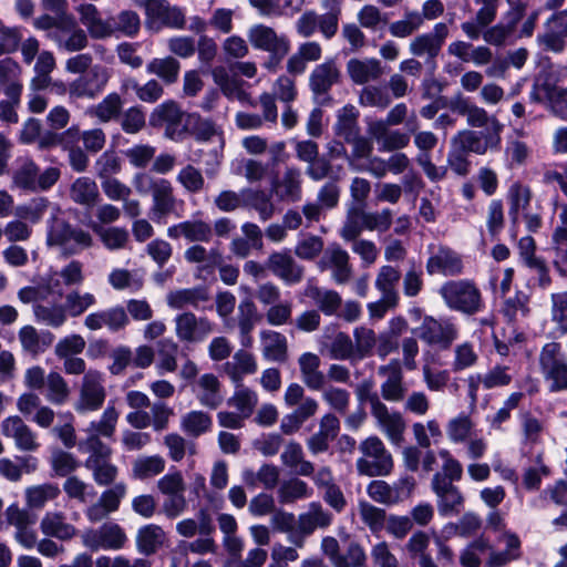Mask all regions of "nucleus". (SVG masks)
Masks as SVG:
<instances>
[{
	"label": "nucleus",
	"mask_w": 567,
	"mask_h": 567,
	"mask_svg": "<svg viewBox=\"0 0 567 567\" xmlns=\"http://www.w3.org/2000/svg\"><path fill=\"white\" fill-rule=\"evenodd\" d=\"M359 514L362 522L370 528L372 533H378L385 527V509L377 507L365 501H361L359 503Z\"/></svg>",
	"instance_id": "6e6d98bb"
},
{
	"label": "nucleus",
	"mask_w": 567,
	"mask_h": 567,
	"mask_svg": "<svg viewBox=\"0 0 567 567\" xmlns=\"http://www.w3.org/2000/svg\"><path fill=\"white\" fill-rule=\"evenodd\" d=\"M423 24V16L417 11H406L404 19L392 22L389 31L393 37L406 38L413 34Z\"/></svg>",
	"instance_id": "4d7b16f0"
},
{
	"label": "nucleus",
	"mask_w": 567,
	"mask_h": 567,
	"mask_svg": "<svg viewBox=\"0 0 567 567\" xmlns=\"http://www.w3.org/2000/svg\"><path fill=\"white\" fill-rule=\"evenodd\" d=\"M33 312L38 320L54 328L61 327L66 320V311L64 310L63 305L52 307L35 305L33 307Z\"/></svg>",
	"instance_id": "774afa93"
},
{
	"label": "nucleus",
	"mask_w": 567,
	"mask_h": 567,
	"mask_svg": "<svg viewBox=\"0 0 567 567\" xmlns=\"http://www.w3.org/2000/svg\"><path fill=\"white\" fill-rule=\"evenodd\" d=\"M224 372L235 383L236 388L241 386L243 378L257 371V363L254 355L245 350H238L231 361L223 365Z\"/></svg>",
	"instance_id": "c85d7f7f"
},
{
	"label": "nucleus",
	"mask_w": 567,
	"mask_h": 567,
	"mask_svg": "<svg viewBox=\"0 0 567 567\" xmlns=\"http://www.w3.org/2000/svg\"><path fill=\"white\" fill-rule=\"evenodd\" d=\"M439 292L452 310L472 316L483 308L481 291L472 280L446 281L441 286Z\"/></svg>",
	"instance_id": "f03ea898"
},
{
	"label": "nucleus",
	"mask_w": 567,
	"mask_h": 567,
	"mask_svg": "<svg viewBox=\"0 0 567 567\" xmlns=\"http://www.w3.org/2000/svg\"><path fill=\"white\" fill-rule=\"evenodd\" d=\"M22 84H12L4 87L7 100L0 101V121L7 124H17L19 115L17 107L20 105L22 95Z\"/></svg>",
	"instance_id": "a18cd8bd"
},
{
	"label": "nucleus",
	"mask_w": 567,
	"mask_h": 567,
	"mask_svg": "<svg viewBox=\"0 0 567 567\" xmlns=\"http://www.w3.org/2000/svg\"><path fill=\"white\" fill-rule=\"evenodd\" d=\"M198 386L200 392L197 394V399L202 405L216 409L221 404L220 382L215 374H203L198 380Z\"/></svg>",
	"instance_id": "58836bf2"
},
{
	"label": "nucleus",
	"mask_w": 567,
	"mask_h": 567,
	"mask_svg": "<svg viewBox=\"0 0 567 567\" xmlns=\"http://www.w3.org/2000/svg\"><path fill=\"white\" fill-rule=\"evenodd\" d=\"M347 71L351 80L357 84H364L377 80L382 74L381 63L377 59H351L347 63Z\"/></svg>",
	"instance_id": "f704fd0d"
},
{
	"label": "nucleus",
	"mask_w": 567,
	"mask_h": 567,
	"mask_svg": "<svg viewBox=\"0 0 567 567\" xmlns=\"http://www.w3.org/2000/svg\"><path fill=\"white\" fill-rule=\"evenodd\" d=\"M176 179L187 192L192 194L202 192L205 186V179L202 172L190 164L181 169Z\"/></svg>",
	"instance_id": "0e129e2a"
},
{
	"label": "nucleus",
	"mask_w": 567,
	"mask_h": 567,
	"mask_svg": "<svg viewBox=\"0 0 567 567\" xmlns=\"http://www.w3.org/2000/svg\"><path fill=\"white\" fill-rule=\"evenodd\" d=\"M125 494L126 485L122 482L105 489L97 502L86 508L85 515L87 519L91 523H97L106 518L111 513L116 512Z\"/></svg>",
	"instance_id": "ddd939ff"
},
{
	"label": "nucleus",
	"mask_w": 567,
	"mask_h": 567,
	"mask_svg": "<svg viewBox=\"0 0 567 567\" xmlns=\"http://www.w3.org/2000/svg\"><path fill=\"white\" fill-rule=\"evenodd\" d=\"M212 417L203 411H190L183 415L181 429L189 436L198 437L212 427Z\"/></svg>",
	"instance_id": "8fccbe9b"
},
{
	"label": "nucleus",
	"mask_w": 567,
	"mask_h": 567,
	"mask_svg": "<svg viewBox=\"0 0 567 567\" xmlns=\"http://www.w3.org/2000/svg\"><path fill=\"white\" fill-rule=\"evenodd\" d=\"M175 323L176 336L182 341L198 342L213 331V323L207 318H197L193 312L178 315Z\"/></svg>",
	"instance_id": "6ab92c4d"
},
{
	"label": "nucleus",
	"mask_w": 567,
	"mask_h": 567,
	"mask_svg": "<svg viewBox=\"0 0 567 567\" xmlns=\"http://www.w3.org/2000/svg\"><path fill=\"white\" fill-rule=\"evenodd\" d=\"M540 371L550 381L549 391L567 390V359L557 342L546 343L539 354Z\"/></svg>",
	"instance_id": "423d86ee"
},
{
	"label": "nucleus",
	"mask_w": 567,
	"mask_h": 567,
	"mask_svg": "<svg viewBox=\"0 0 567 567\" xmlns=\"http://www.w3.org/2000/svg\"><path fill=\"white\" fill-rule=\"evenodd\" d=\"M121 169V157L113 150H107L102 153L94 163V172L100 181L114 177Z\"/></svg>",
	"instance_id": "864d4df0"
},
{
	"label": "nucleus",
	"mask_w": 567,
	"mask_h": 567,
	"mask_svg": "<svg viewBox=\"0 0 567 567\" xmlns=\"http://www.w3.org/2000/svg\"><path fill=\"white\" fill-rule=\"evenodd\" d=\"M184 257L188 262L202 264L199 266V270L207 274H212L223 261L221 254L218 249H210L207 251L206 248L200 245H194L187 248Z\"/></svg>",
	"instance_id": "ea45409f"
},
{
	"label": "nucleus",
	"mask_w": 567,
	"mask_h": 567,
	"mask_svg": "<svg viewBox=\"0 0 567 567\" xmlns=\"http://www.w3.org/2000/svg\"><path fill=\"white\" fill-rule=\"evenodd\" d=\"M166 535L163 528L155 524L141 527L136 535L137 550L145 555H154L165 543Z\"/></svg>",
	"instance_id": "72a5a7b5"
},
{
	"label": "nucleus",
	"mask_w": 567,
	"mask_h": 567,
	"mask_svg": "<svg viewBox=\"0 0 567 567\" xmlns=\"http://www.w3.org/2000/svg\"><path fill=\"white\" fill-rule=\"evenodd\" d=\"M69 196L72 202L85 208H93L101 199L97 184L86 176L78 177L71 184Z\"/></svg>",
	"instance_id": "cd10ccee"
},
{
	"label": "nucleus",
	"mask_w": 567,
	"mask_h": 567,
	"mask_svg": "<svg viewBox=\"0 0 567 567\" xmlns=\"http://www.w3.org/2000/svg\"><path fill=\"white\" fill-rule=\"evenodd\" d=\"M364 210L360 207L349 210L346 223L341 229V236L344 240L357 239L362 230L367 229L364 221Z\"/></svg>",
	"instance_id": "680f3d73"
},
{
	"label": "nucleus",
	"mask_w": 567,
	"mask_h": 567,
	"mask_svg": "<svg viewBox=\"0 0 567 567\" xmlns=\"http://www.w3.org/2000/svg\"><path fill=\"white\" fill-rule=\"evenodd\" d=\"M359 450L363 454V457H360L355 464L360 475L386 476L392 472V455L378 436H370L362 441Z\"/></svg>",
	"instance_id": "7ed1b4c3"
},
{
	"label": "nucleus",
	"mask_w": 567,
	"mask_h": 567,
	"mask_svg": "<svg viewBox=\"0 0 567 567\" xmlns=\"http://www.w3.org/2000/svg\"><path fill=\"white\" fill-rule=\"evenodd\" d=\"M209 299V290L205 286L179 289L167 295V303L171 308L174 309H183L187 306H192L193 308L198 309L200 302H206Z\"/></svg>",
	"instance_id": "2f4dec72"
},
{
	"label": "nucleus",
	"mask_w": 567,
	"mask_h": 567,
	"mask_svg": "<svg viewBox=\"0 0 567 567\" xmlns=\"http://www.w3.org/2000/svg\"><path fill=\"white\" fill-rule=\"evenodd\" d=\"M533 198V193L529 186L520 182H514L507 192V200L511 207H514L524 215L528 212Z\"/></svg>",
	"instance_id": "bf43d9fd"
},
{
	"label": "nucleus",
	"mask_w": 567,
	"mask_h": 567,
	"mask_svg": "<svg viewBox=\"0 0 567 567\" xmlns=\"http://www.w3.org/2000/svg\"><path fill=\"white\" fill-rule=\"evenodd\" d=\"M248 40L255 49L266 52L290 45L285 35H278L276 31L265 24H256L248 31Z\"/></svg>",
	"instance_id": "bb28decb"
},
{
	"label": "nucleus",
	"mask_w": 567,
	"mask_h": 567,
	"mask_svg": "<svg viewBox=\"0 0 567 567\" xmlns=\"http://www.w3.org/2000/svg\"><path fill=\"white\" fill-rule=\"evenodd\" d=\"M265 267L288 286L301 282L305 276V267L299 265L287 250L270 254L265 261Z\"/></svg>",
	"instance_id": "9d476101"
},
{
	"label": "nucleus",
	"mask_w": 567,
	"mask_h": 567,
	"mask_svg": "<svg viewBox=\"0 0 567 567\" xmlns=\"http://www.w3.org/2000/svg\"><path fill=\"white\" fill-rule=\"evenodd\" d=\"M128 322V316L122 306H115L92 312L84 319V326L92 331L100 330L105 327L111 332H118L125 329Z\"/></svg>",
	"instance_id": "412c9836"
},
{
	"label": "nucleus",
	"mask_w": 567,
	"mask_h": 567,
	"mask_svg": "<svg viewBox=\"0 0 567 567\" xmlns=\"http://www.w3.org/2000/svg\"><path fill=\"white\" fill-rule=\"evenodd\" d=\"M447 35V25L440 22L434 25L431 32L415 37L410 43V52L413 55L419 58L425 56L424 68L430 76H433L437 69L436 58Z\"/></svg>",
	"instance_id": "39448f33"
},
{
	"label": "nucleus",
	"mask_w": 567,
	"mask_h": 567,
	"mask_svg": "<svg viewBox=\"0 0 567 567\" xmlns=\"http://www.w3.org/2000/svg\"><path fill=\"white\" fill-rule=\"evenodd\" d=\"M358 116L359 112L353 105L342 107L334 124L336 135L342 137L344 142L354 140L355 135L360 133Z\"/></svg>",
	"instance_id": "79ce46f5"
},
{
	"label": "nucleus",
	"mask_w": 567,
	"mask_h": 567,
	"mask_svg": "<svg viewBox=\"0 0 567 567\" xmlns=\"http://www.w3.org/2000/svg\"><path fill=\"white\" fill-rule=\"evenodd\" d=\"M371 414L375 419L378 426L385 433L388 439L393 444L401 445L403 442V433L406 426L402 414L398 411L390 412L384 403L371 412Z\"/></svg>",
	"instance_id": "5701e85b"
},
{
	"label": "nucleus",
	"mask_w": 567,
	"mask_h": 567,
	"mask_svg": "<svg viewBox=\"0 0 567 567\" xmlns=\"http://www.w3.org/2000/svg\"><path fill=\"white\" fill-rule=\"evenodd\" d=\"M259 320L257 308L250 298L240 301L238 306V327L240 334L251 332Z\"/></svg>",
	"instance_id": "69168bd1"
},
{
	"label": "nucleus",
	"mask_w": 567,
	"mask_h": 567,
	"mask_svg": "<svg viewBox=\"0 0 567 567\" xmlns=\"http://www.w3.org/2000/svg\"><path fill=\"white\" fill-rule=\"evenodd\" d=\"M80 450L90 453L85 460V466L90 461H93L91 464H97L110 461L112 456V449L103 443L97 434H90L84 442L80 443Z\"/></svg>",
	"instance_id": "603ef678"
},
{
	"label": "nucleus",
	"mask_w": 567,
	"mask_h": 567,
	"mask_svg": "<svg viewBox=\"0 0 567 567\" xmlns=\"http://www.w3.org/2000/svg\"><path fill=\"white\" fill-rule=\"evenodd\" d=\"M349 254L339 245H330L318 262L321 271L332 269V279L338 285L348 282L352 275Z\"/></svg>",
	"instance_id": "f8f14e48"
},
{
	"label": "nucleus",
	"mask_w": 567,
	"mask_h": 567,
	"mask_svg": "<svg viewBox=\"0 0 567 567\" xmlns=\"http://www.w3.org/2000/svg\"><path fill=\"white\" fill-rule=\"evenodd\" d=\"M47 244L58 246L66 257L78 255L93 245L91 234L66 220L59 207H54L48 219Z\"/></svg>",
	"instance_id": "f257e3e1"
},
{
	"label": "nucleus",
	"mask_w": 567,
	"mask_h": 567,
	"mask_svg": "<svg viewBox=\"0 0 567 567\" xmlns=\"http://www.w3.org/2000/svg\"><path fill=\"white\" fill-rule=\"evenodd\" d=\"M190 133L199 141H208L216 134L215 124L198 113H187L184 117L183 134Z\"/></svg>",
	"instance_id": "49530a36"
},
{
	"label": "nucleus",
	"mask_w": 567,
	"mask_h": 567,
	"mask_svg": "<svg viewBox=\"0 0 567 567\" xmlns=\"http://www.w3.org/2000/svg\"><path fill=\"white\" fill-rule=\"evenodd\" d=\"M55 40L60 49L68 52H75L84 49L87 45V35L82 29H74L69 32L66 29L60 30L55 34Z\"/></svg>",
	"instance_id": "13d9d810"
},
{
	"label": "nucleus",
	"mask_w": 567,
	"mask_h": 567,
	"mask_svg": "<svg viewBox=\"0 0 567 567\" xmlns=\"http://www.w3.org/2000/svg\"><path fill=\"white\" fill-rule=\"evenodd\" d=\"M96 303V298L93 293H81L79 290H73L65 296L64 310L70 317H80L89 308Z\"/></svg>",
	"instance_id": "5fc2aeb1"
},
{
	"label": "nucleus",
	"mask_w": 567,
	"mask_h": 567,
	"mask_svg": "<svg viewBox=\"0 0 567 567\" xmlns=\"http://www.w3.org/2000/svg\"><path fill=\"white\" fill-rule=\"evenodd\" d=\"M121 128L127 134H136L146 125V115L142 106L135 105L120 115Z\"/></svg>",
	"instance_id": "052dcab7"
},
{
	"label": "nucleus",
	"mask_w": 567,
	"mask_h": 567,
	"mask_svg": "<svg viewBox=\"0 0 567 567\" xmlns=\"http://www.w3.org/2000/svg\"><path fill=\"white\" fill-rule=\"evenodd\" d=\"M1 432L7 437L14 439L16 446L21 451L32 452L39 447L35 434L20 416H9L1 423Z\"/></svg>",
	"instance_id": "b1692460"
},
{
	"label": "nucleus",
	"mask_w": 567,
	"mask_h": 567,
	"mask_svg": "<svg viewBox=\"0 0 567 567\" xmlns=\"http://www.w3.org/2000/svg\"><path fill=\"white\" fill-rule=\"evenodd\" d=\"M185 114L176 101L167 100L153 109L148 124L153 128H165V136L176 140L183 135Z\"/></svg>",
	"instance_id": "0eeeda50"
},
{
	"label": "nucleus",
	"mask_w": 567,
	"mask_h": 567,
	"mask_svg": "<svg viewBox=\"0 0 567 567\" xmlns=\"http://www.w3.org/2000/svg\"><path fill=\"white\" fill-rule=\"evenodd\" d=\"M503 125L496 117L491 120V125L484 131L464 130L453 138V144L465 154H485L488 150H498L501 146V131Z\"/></svg>",
	"instance_id": "20e7f679"
},
{
	"label": "nucleus",
	"mask_w": 567,
	"mask_h": 567,
	"mask_svg": "<svg viewBox=\"0 0 567 567\" xmlns=\"http://www.w3.org/2000/svg\"><path fill=\"white\" fill-rule=\"evenodd\" d=\"M318 402L312 398H306L301 404L281 420L280 430L286 435L296 433L301 425L318 410Z\"/></svg>",
	"instance_id": "473e14b6"
},
{
	"label": "nucleus",
	"mask_w": 567,
	"mask_h": 567,
	"mask_svg": "<svg viewBox=\"0 0 567 567\" xmlns=\"http://www.w3.org/2000/svg\"><path fill=\"white\" fill-rule=\"evenodd\" d=\"M84 545L93 551L99 549H122L127 543L125 530L114 522H107L83 537Z\"/></svg>",
	"instance_id": "1a4fd4ad"
},
{
	"label": "nucleus",
	"mask_w": 567,
	"mask_h": 567,
	"mask_svg": "<svg viewBox=\"0 0 567 567\" xmlns=\"http://www.w3.org/2000/svg\"><path fill=\"white\" fill-rule=\"evenodd\" d=\"M19 340L24 351L38 355L53 343L54 334L49 330L39 332L32 326H24L19 331Z\"/></svg>",
	"instance_id": "7c9ffc66"
},
{
	"label": "nucleus",
	"mask_w": 567,
	"mask_h": 567,
	"mask_svg": "<svg viewBox=\"0 0 567 567\" xmlns=\"http://www.w3.org/2000/svg\"><path fill=\"white\" fill-rule=\"evenodd\" d=\"M165 468V460L161 455L140 456L133 462L132 475L137 480H147L161 474Z\"/></svg>",
	"instance_id": "de8ad7c7"
},
{
	"label": "nucleus",
	"mask_w": 567,
	"mask_h": 567,
	"mask_svg": "<svg viewBox=\"0 0 567 567\" xmlns=\"http://www.w3.org/2000/svg\"><path fill=\"white\" fill-rule=\"evenodd\" d=\"M145 11L152 22L163 27L184 29L186 19L179 7L171 6L166 0H146Z\"/></svg>",
	"instance_id": "f3484780"
},
{
	"label": "nucleus",
	"mask_w": 567,
	"mask_h": 567,
	"mask_svg": "<svg viewBox=\"0 0 567 567\" xmlns=\"http://www.w3.org/2000/svg\"><path fill=\"white\" fill-rule=\"evenodd\" d=\"M146 71L150 74L158 76L165 84L169 85L177 82L181 63L171 55L162 59L155 58L147 63Z\"/></svg>",
	"instance_id": "a19ab883"
},
{
	"label": "nucleus",
	"mask_w": 567,
	"mask_h": 567,
	"mask_svg": "<svg viewBox=\"0 0 567 567\" xmlns=\"http://www.w3.org/2000/svg\"><path fill=\"white\" fill-rule=\"evenodd\" d=\"M112 34L120 32L126 37H134L140 31L141 20L138 14L132 10H124L116 17L109 19Z\"/></svg>",
	"instance_id": "3c124183"
},
{
	"label": "nucleus",
	"mask_w": 567,
	"mask_h": 567,
	"mask_svg": "<svg viewBox=\"0 0 567 567\" xmlns=\"http://www.w3.org/2000/svg\"><path fill=\"white\" fill-rule=\"evenodd\" d=\"M401 278V272L392 267V266H383L381 267L377 280L375 287L384 295L385 300L389 303L398 305L399 295L395 289L399 280Z\"/></svg>",
	"instance_id": "c03bdc74"
},
{
	"label": "nucleus",
	"mask_w": 567,
	"mask_h": 567,
	"mask_svg": "<svg viewBox=\"0 0 567 567\" xmlns=\"http://www.w3.org/2000/svg\"><path fill=\"white\" fill-rule=\"evenodd\" d=\"M109 71L105 66L94 65L70 84V94L75 97H94L106 85Z\"/></svg>",
	"instance_id": "4468645a"
},
{
	"label": "nucleus",
	"mask_w": 567,
	"mask_h": 567,
	"mask_svg": "<svg viewBox=\"0 0 567 567\" xmlns=\"http://www.w3.org/2000/svg\"><path fill=\"white\" fill-rule=\"evenodd\" d=\"M102 381V373L96 370H89L84 374L80 401L76 405L78 411H95L103 405L106 392Z\"/></svg>",
	"instance_id": "9b49d317"
},
{
	"label": "nucleus",
	"mask_w": 567,
	"mask_h": 567,
	"mask_svg": "<svg viewBox=\"0 0 567 567\" xmlns=\"http://www.w3.org/2000/svg\"><path fill=\"white\" fill-rule=\"evenodd\" d=\"M340 71L333 60H328L318 64L309 76V87L313 94V100L319 106L331 104V87L339 83Z\"/></svg>",
	"instance_id": "6e6552de"
},
{
	"label": "nucleus",
	"mask_w": 567,
	"mask_h": 567,
	"mask_svg": "<svg viewBox=\"0 0 567 567\" xmlns=\"http://www.w3.org/2000/svg\"><path fill=\"white\" fill-rule=\"evenodd\" d=\"M40 528L44 535L61 540H69L76 534V528L65 522L62 513H47L41 520Z\"/></svg>",
	"instance_id": "e433bc0d"
},
{
	"label": "nucleus",
	"mask_w": 567,
	"mask_h": 567,
	"mask_svg": "<svg viewBox=\"0 0 567 567\" xmlns=\"http://www.w3.org/2000/svg\"><path fill=\"white\" fill-rule=\"evenodd\" d=\"M271 192L267 193L262 189L244 188V207L257 210L260 219L266 221L275 214V205L271 200Z\"/></svg>",
	"instance_id": "4c0bfd02"
},
{
	"label": "nucleus",
	"mask_w": 567,
	"mask_h": 567,
	"mask_svg": "<svg viewBox=\"0 0 567 567\" xmlns=\"http://www.w3.org/2000/svg\"><path fill=\"white\" fill-rule=\"evenodd\" d=\"M431 487L437 497V511L442 516L457 515L464 504V496L460 488L451 482L432 480Z\"/></svg>",
	"instance_id": "aec40b11"
},
{
	"label": "nucleus",
	"mask_w": 567,
	"mask_h": 567,
	"mask_svg": "<svg viewBox=\"0 0 567 567\" xmlns=\"http://www.w3.org/2000/svg\"><path fill=\"white\" fill-rule=\"evenodd\" d=\"M378 374L385 378L381 384V395L385 401L400 402L405 398L408 389L404 385L403 372L398 360L380 365Z\"/></svg>",
	"instance_id": "dca6fc26"
},
{
	"label": "nucleus",
	"mask_w": 567,
	"mask_h": 567,
	"mask_svg": "<svg viewBox=\"0 0 567 567\" xmlns=\"http://www.w3.org/2000/svg\"><path fill=\"white\" fill-rule=\"evenodd\" d=\"M59 494L60 488L53 484L30 487L25 492L28 505L34 508L42 507L48 501L55 498Z\"/></svg>",
	"instance_id": "e2e57ef3"
},
{
	"label": "nucleus",
	"mask_w": 567,
	"mask_h": 567,
	"mask_svg": "<svg viewBox=\"0 0 567 567\" xmlns=\"http://www.w3.org/2000/svg\"><path fill=\"white\" fill-rule=\"evenodd\" d=\"M305 295L310 298L326 316L337 315L342 305L341 296L334 290L309 285L305 290Z\"/></svg>",
	"instance_id": "c9c22d12"
},
{
	"label": "nucleus",
	"mask_w": 567,
	"mask_h": 567,
	"mask_svg": "<svg viewBox=\"0 0 567 567\" xmlns=\"http://www.w3.org/2000/svg\"><path fill=\"white\" fill-rule=\"evenodd\" d=\"M167 235L173 239L183 236L188 241L208 243L213 237V228L202 219L186 220L168 227Z\"/></svg>",
	"instance_id": "a878e982"
},
{
	"label": "nucleus",
	"mask_w": 567,
	"mask_h": 567,
	"mask_svg": "<svg viewBox=\"0 0 567 567\" xmlns=\"http://www.w3.org/2000/svg\"><path fill=\"white\" fill-rule=\"evenodd\" d=\"M419 338L430 346L447 349L456 338V329L450 322L425 317L419 328Z\"/></svg>",
	"instance_id": "a211bd4d"
},
{
	"label": "nucleus",
	"mask_w": 567,
	"mask_h": 567,
	"mask_svg": "<svg viewBox=\"0 0 567 567\" xmlns=\"http://www.w3.org/2000/svg\"><path fill=\"white\" fill-rule=\"evenodd\" d=\"M38 173L39 167L31 158H19L18 166L12 174V182L20 189L35 192Z\"/></svg>",
	"instance_id": "37998d69"
},
{
	"label": "nucleus",
	"mask_w": 567,
	"mask_h": 567,
	"mask_svg": "<svg viewBox=\"0 0 567 567\" xmlns=\"http://www.w3.org/2000/svg\"><path fill=\"white\" fill-rule=\"evenodd\" d=\"M80 21L86 27L93 39H104L112 35L109 19L103 20L97 8L91 3L80 4L78 8Z\"/></svg>",
	"instance_id": "c756f323"
},
{
	"label": "nucleus",
	"mask_w": 567,
	"mask_h": 567,
	"mask_svg": "<svg viewBox=\"0 0 567 567\" xmlns=\"http://www.w3.org/2000/svg\"><path fill=\"white\" fill-rule=\"evenodd\" d=\"M463 269L462 256L447 246H439L437 250L426 261L429 275L441 274L446 277H455L461 275Z\"/></svg>",
	"instance_id": "2eb2a0df"
},
{
	"label": "nucleus",
	"mask_w": 567,
	"mask_h": 567,
	"mask_svg": "<svg viewBox=\"0 0 567 567\" xmlns=\"http://www.w3.org/2000/svg\"><path fill=\"white\" fill-rule=\"evenodd\" d=\"M261 338L265 341L264 355L268 360L284 362L287 359L286 337L276 331H262Z\"/></svg>",
	"instance_id": "09e8293b"
},
{
	"label": "nucleus",
	"mask_w": 567,
	"mask_h": 567,
	"mask_svg": "<svg viewBox=\"0 0 567 567\" xmlns=\"http://www.w3.org/2000/svg\"><path fill=\"white\" fill-rule=\"evenodd\" d=\"M257 404V395L254 391L241 386L237 388L235 394L228 400V405L235 406L244 417H248Z\"/></svg>",
	"instance_id": "338daca9"
},
{
	"label": "nucleus",
	"mask_w": 567,
	"mask_h": 567,
	"mask_svg": "<svg viewBox=\"0 0 567 567\" xmlns=\"http://www.w3.org/2000/svg\"><path fill=\"white\" fill-rule=\"evenodd\" d=\"M301 171L298 167H287L281 177L271 182V193L281 200L296 203L301 199Z\"/></svg>",
	"instance_id": "4be33fe9"
},
{
	"label": "nucleus",
	"mask_w": 567,
	"mask_h": 567,
	"mask_svg": "<svg viewBox=\"0 0 567 567\" xmlns=\"http://www.w3.org/2000/svg\"><path fill=\"white\" fill-rule=\"evenodd\" d=\"M152 197L153 205L150 209V218L157 224H162L175 210L176 206V198L171 182L162 179L159 185L153 190Z\"/></svg>",
	"instance_id": "393cba45"
}]
</instances>
